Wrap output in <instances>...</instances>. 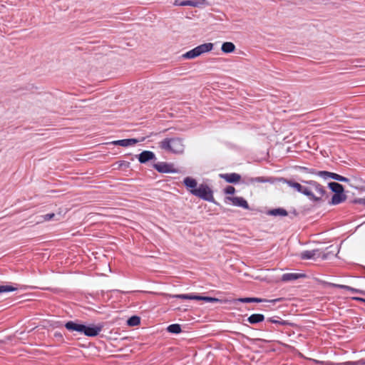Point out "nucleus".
Listing matches in <instances>:
<instances>
[{
    "label": "nucleus",
    "instance_id": "f257e3e1",
    "mask_svg": "<svg viewBox=\"0 0 365 365\" xmlns=\"http://www.w3.org/2000/svg\"><path fill=\"white\" fill-rule=\"evenodd\" d=\"M160 149L175 154L183 153L185 144L183 138H166L158 143Z\"/></svg>",
    "mask_w": 365,
    "mask_h": 365
},
{
    "label": "nucleus",
    "instance_id": "f03ea898",
    "mask_svg": "<svg viewBox=\"0 0 365 365\" xmlns=\"http://www.w3.org/2000/svg\"><path fill=\"white\" fill-rule=\"evenodd\" d=\"M65 327L71 331H77L90 337L96 336L101 331V327L95 325L86 326L73 321L66 322L65 324Z\"/></svg>",
    "mask_w": 365,
    "mask_h": 365
},
{
    "label": "nucleus",
    "instance_id": "7ed1b4c3",
    "mask_svg": "<svg viewBox=\"0 0 365 365\" xmlns=\"http://www.w3.org/2000/svg\"><path fill=\"white\" fill-rule=\"evenodd\" d=\"M306 182L309 184V186L307 187L304 195L316 201L320 200L326 192L324 187L316 181L313 180Z\"/></svg>",
    "mask_w": 365,
    "mask_h": 365
},
{
    "label": "nucleus",
    "instance_id": "20e7f679",
    "mask_svg": "<svg viewBox=\"0 0 365 365\" xmlns=\"http://www.w3.org/2000/svg\"><path fill=\"white\" fill-rule=\"evenodd\" d=\"M213 48V43H205L201 44L193 49L186 52L182 55L185 58L192 59L196 57L200 56V55L207 53L212 51Z\"/></svg>",
    "mask_w": 365,
    "mask_h": 365
},
{
    "label": "nucleus",
    "instance_id": "39448f33",
    "mask_svg": "<svg viewBox=\"0 0 365 365\" xmlns=\"http://www.w3.org/2000/svg\"><path fill=\"white\" fill-rule=\"evenodd\" d=\"M190 192L205 200L214 202V197L212 190L205 184H201L197 189L190 190Z\"/></svg>",
    "mask_w": 365,
    "mask_h": 365
},
{
    "label": "nucleus",
    "instance_id": "423d86ee",
    "mask_svg": "<svg viewBox=\"0 0 365 365\" xmlns=\"http://www.w3.org/2000/svg\"><path fill=\"white\" fill-rule=\"evenodd\" d=\"M207 4L205 0H175L174 5L181 6L198 7Z\"/></svg>",
    "mask_w": 365,
    "mask_h": 365
},
{
    "label": "nucleus",
    "instance_id": "0eeeda50",
    "mask_svg": "<svg viewBox=\"0 0 365 365\" xmlns=\"http://www.w3.org/2000/svg\"><path fill=\"white\" fill-rule=\"evenodd\" d=\"M300 257L302 259H309L314 258L325 259L326 255L320 252L318 250H306L300 254Z\"/></svg>",
    "mask_w": 365,
    "mask_h": 365
},
{
    "label": "nucleus",
    "instance_id": "6e6552de",
    "mask_svg": "<svg viewBox=\"0 0 365 365\" xmlns=\"http://www.w3.org/2000/svg\"><path fill=\"white\" fill-rule=\"evenodd\" d=\"M225 202L235 206L248 208L247 202L241 197H226Z\"/></svg>",
    "mask_w": 365,
    "mask_h": 365
},
{
    "label": "nucleus",
    "instance_id": "1a4fd4ad",
    "mask_svg": "<svg viewBox=\"0 0 365 365\" xmlns=\"http://www.w3.org/2000/svg\"><path fill=\"white\" fill-rule=\"evenodd\" d=\"M219 177L229 183H237L241 180V176L235 173H221L219 175Z\"/></svg>",
    "mask_w": 365,
    "mask_h": 365
},
{
    "label": "nucleus",
    "instance_id": "9d476101",
    "mask_svg": "<svg viewBox=\"0 0 365 365\" xmlns=\"http://www.w3.org/2000/svg\"><path fill=\"white\" fill-rule=\"evenodd\" d=\"M154 168L156 170L162 173H175V170L172 165L166 163H159L154 165Z\"/></svg>",
    "mask_w": 365,
    "mask_h": 365
},
{
    "label": "nucleus",
    "instance_id": "9b49d317",
    "mask_svg": "<svg viewBox=\"0 0 365 365\" xmlns=\"http://www.w3.org/2000/svg\"><path fill=\"white\" fill-rule=\"evenodd\" d=\"M155 158V154L152 151L145 150L143 151L138 155V160L141 163H145L146 162L151 160Z\"/></svg>",
    "mask_w": 365,
    "mask_h": 365
},
{
    "label": "nucleus",
    "instance_id": "f8f14e48",
    "mask_svg": "<svg viewBox=\"0 0 365 365\" xmlns=\"http://www.w3.org/2000/svg\"><path fill=\"white\" fill-rule=\"evenodd\" d=\"M138 142V140L134 139V138H130V139H123V140H114L111 143L113 145H120V146H123V147H128V146H130V145H135Z\"/></svg>",
    "mask_w": 365,
    "mask_h": 365
},
{
    "label": "nucleus",
    "instance_id": "ddd939ff",
    "mask_svg": "<svg viewBox=\"0 0 365 365\" xmlns=\"http://www.w3.org/2000/svg\"><path fill=\"white\" fill-rule=\"evenodd\" d=\"M319 175L321 176H325V175H327L329 176V178H331V179H334V180H338V181H340V182H349V180L345 177H343L340 175H338L336 173H329V172H327V171H321L319 173Z\"/></svg>",
    "mask_w": 365,
    "mask_h": 365
},
{
    "label": "nucleus",
    "instance_id": "4468645a",
    "mask_svg": "<svg viewBox=\"0 0 365 365\" xmlns=\"http://www.w3.org/2000/svg\"><path fill=\"white\" fill-rule=\"evenodd\" d=\"M305 277L303 274H299V273H286L284 274L282 277V280L284 282H289V281H293L295 279H297L299 278H302Z\"/></svg>",
    "mask_w": 365,
    "mask_h": 365
},
{
    "label": "nucleus",
    "instance_id": "2eb2a0df",
    "mask_svg": "<svg viewBox=\"0 0 365 365\" xmlns=\"http://www.w3.org/2000/svg\"><path fill=\"white\" fill-rule=\"evenodd\" d=\"M267 215H272V216H282V217H284L288 215V212H287V210L285 209L281 208V207L269 210L267 211Z\"/></svg>",
    "mask_w": 365,
    "mask_h": 365
},
{
    "label": "nucleus",
    "instance_id": "dca6fc26",
    "mask_svg": "<svg viewBox=\"0 0 365 365\" xmlns=\"http://www.w3.org/2000/svg\"><path fill=\"white\" fill-rule=\"evenodd\" d=\"M330 286L333 287H338V288H340V289H346V290H348V291H349V292H351L352 293L365 294L364 292H362V291H361L359 289L353 288V287L347 286V285L337 284L331 283Z\"/></svg>",
    "mask_w": 365,
    "mask_h": 365
},
{
    "label": "nucleus",
    "instance_id": "f3484780",
    "mask_svg": "<svg viewBox=\"0 0 365 365\" xmlns=\"http://www.w3.org/2000/svg\"><path fill=\"white\" fill-rule=\"evenodd\" d=\"M286 183L291 187L295 189L299 192H302L304 195L307 187L302 186L299 182H294L292 180H287Z\"/></svg>",
    "mask_w": 365,
    "mask_h": 365
},
{
    "label": "nucleus",
    "instance_id": "a211bd4d",
    "mask_svg": "<svg viewBox=\"0 0 365 365\" xmlns=\"http://www.w3.org/2000/svg\"><path fill=\"white\" fill-rule=\"evenodd\" d=\"M185 185L187 187V189L190 191L192 189H197V181L191 178L190 177H187L184 179L183 181Z\"/></svg>",
    "mask_w": 365,
    "mask_h": 365
},
{
    "label": "nucleus",
    "instance_id": "6ab92c4d",
    "mask_svg": "<svg viewBox=\"0 0 365 365\" xmlns=\"http://www.w3.org/2000/svg\"><path fill=\"white\" fill-rule=\"evenodd\" d=\"M346 197L343 192L334 194V195L331 197V203L333 205H338L344 202L346 200Z\"/></svg>",
    "mask_w": 365,
    "mask_h": 365
},
{
    "label": "nucleus",
    "instance_id": "aec40b11",
    "mask_svg": "<svg viewBox=\"0 0 365 365\" xmlns=\"http://www.w3.org/2000/svg\"><path fill=\"white\" fill-rule=\"evenodd\" d=\"M329 187L332 190V192H334V194L344 192V187L338 182H329Z\"/></svg>",
    "mask_w": 365,
    "mask_h": 365
},
{
    "label": "nucleus",
    "instance_id": "412c9836",
    "mask_svg": "<svg viewBox=\"0 0 365 365\" xmlns=\"http://www.w3.org/2000/svg\"><path fill=\"white\" fill-rule=\"evenodd\" d=\"M221 49L225 53H232L235 50V46L232 42H225L222 43Z\"/></svg>",
    "mask_w": 365,
    "mask_h": 365
},
{
    "label": "nucleus",
    "instance_id": "4be33fe9",
    "mask_svg": "<svg viewBox=\"0 0 365 365\" xmlns=\"http://www.w3.org/2000/svg\"><path fill=\"white\" fill-rule=\"evenodd\" d=\"M167 329L170 333L173 334H179L182 331L181 327L178 324H170L168 327Z\"/></svg>",
    "mask_w": 365,
    "mask_h": 365
},
{
    "label": "nucleus",
    "instance_id": "5701e85b",
    "mask_svg": "<svg viewBox=\"0 0 365 365\" xmlns=\"http://www.w3.org/2000/svg\"><path fill=\"white\" fill-rule=\"evenodd\" d=\"M282 300V298H277L271 300H267L265 299H261L257 297H252V303L253 302H266V303H271V304H275L277 302H280Z\"/></svg>",
    "mask_w": 365,
    "mask_h": 365
},
{
    "label": "nucleus",
    "instance_id": "b1692460",
    "mask_svg": "<svg viewBox=\"0 0 365 365\" xmlns=\"http://www.w3.org/2000/svg\"><path fill=\"white\" fill-rule=\"evenodd\" d=\"M140 317H138L137 316L131 317L128 320V324L131 327L137 326V325L140 324Z\"/></svg>",
    "mask_w": 365,
    "mask_h": 365
},
{
    "label": "nucleus",
    "instance_id": "393cba45",
    "mask_svg": "<svg viewBox=\"0 0 365 365\" xmlns=\"http://www.w3.org/2000/svg\"><path fill=\"white\" fill-rule=\"evenodd\" d=\"M196 300H202L206 302H216L220 301L217 298L210 297H202V296H197V295H196Z\"/></svg>",
    "mask_w": 365,
    "mask_h": 365
},
{
    "label": "nucleus",
    "instance_id": "a878e982",
    "mask_svg": "<svg viewBox=\"0 0 365 365\" xmlns=\"http://www.w3.org/2000/svg\"><path fill=\"white\" fill-rule=\"evenodd\" d=\"M17 288L10 285H0V293L13 292Z\"/></svg>",
    "mask_w": 365,
    "mask_h": 365
},
{
    "label": "nucleus",
    "instance_id": "bb28decb",
    "mask_svg": "<svg viewBox=\"0 0 365 365\" xmlns=\"http://www.w3.org/2000/svg\"><path fill=\"white\" fill-rule=\"evenodd\" d=\"M264 319L263 314H252V324H256L262 322Z\"/></svg>",
    "mask_w": 365,
    "mask_h": 365
},
{
    "label": "nucleus",
    "instance_id": "cd10ccee",
    "mask_svg": "<svg viewBox=\"0 0 365 365\" xmlns=\"http://www.w3.org/2000/svg\"><path fill=\"white\" fill-rule=\"evenodd\" d=\"M173 297L182 299H195L196 300V295L193 294H176Z\"/></svg>",
    "mask_w": 365,
    "mask_h": 365
},
{
    "label": "nucleus",
    "instance_id": "c85d7f7f",
    "mask_svg": "<svg viewBox=\"0 0 365 365\" xmlns=\"http://www.w3.org/2000/svg\"><path fill=\"white\" fill-rule=\"evenodd\" d=\"M271 182L268 178H252V183L255 182Z\"/></svg>",
    "mask_w": 365,
    "mask_h": 365
},
{
    "label": "nucleus",
    "instance_id": "c756f323",
    "mask_svg": "<svg viewBox=\"0 0 365 365\" xmlns=\"http://www.w3.org/2000/svg\"><path fill=\"white\" fill-rule=\"evenodd\" d=\"M235 187L232 186H230V185L226 187L225 189V193H226L227 195H232L235 193Z\"/></svg>",
    "mask_w": 365,
    "mask_h": 365
},
{
    "label": "nucleus",
    "instance_id": "7c9ffc66",
    "mask_svg": "<svg viewBox=\"0 0 365 365\" xmlns=\"http://www.w3.org/2000/svg\"><path fill=\"white\" fill-rule=\"evenodd\" d=\"M56 215L54 213L46 214L42 216L44 221H49L54 219Z\"/></svg>",
    "mask_w": 365,
    "mask_h": 365
},
{
    "label": "nucleus",
    "instance_id": "2f4dec72",
    "mask_svg": "<svg viewBox=\"0 0 365 365\" xmlns=\"http://www.w3.org/2000/svg\"><path fill=\"white\" fill-rule=\"evenodd\" d=\"M268 321L272 323H274V324H282V325H284L286 324V322L284 321H279V320H275V319H269Z\"/></svg>",
    "mask_w": 365,
    "mask_h": 365
},
{
    "label": "nucleus",
    "instance_id": "473e14b6",
    "mask_svg": "<svg viewBox=\"0 0 365 365\" xmlns=\"http://www.w3.org/2000/svg\"><path fill=\"white\" fill-rule=\"evenodd\" d=\"M240 300L242 302H251V297L240 299Z\"/></svg>",
    "mask_w": 365,
    "mask_h": 365
},
{
    "label": "nucleus",
    "instance_id": "72a5a7b5",
    "mask_svg": "<svg viewBox=\"0 0 365 365\" xmlns=\"http://www.w3.org/2000/svg\"><path fill=\"white\" fill-rule=\"evenodd\" d=\"M359 202L363 204V205H365V197L364 198H361L359 200Z\"/></svg>",
    "mask_w": 365,
    "mask_h": 365
},
{
    "label": "nucleus",
    "instance_id": "f704fd0d",
    "mask_svg": "<svg viewBox=\"0 0 365 365\" xmlns=\"http://www.w3.org/2000/svg\"><path fill=\"white\" fill-rule=\"evenodd\" d=\"M247 321H248L250 323H251V321H252L251 316H250V317H249L247 318Z\"/></svg>",
    "mask_w": 365,
    "mask_h": 365
},
{
    "label": "nucleus",
    "instance_id": "c9c22d12",
    "mask_svg": "<svg viewBox=\"0 0 365 365\" xmlns=\"http://www.w3.org/2000/svg\"><path fill=\"white\" fill-rule=\"evenodd\" d=\"M360 362L362 364H365V360L362 359L360 361Z\"/></svg>",
    "mask_w": 365,
    "mask_h": 365
},
{
    "label": "nucleus",
    "instance_id": "e433bc0d",
    "mask_svg": "<svg viewBox=\"0 0 365 365\" xmlns=\"http://www.w3.org/2000/svg\"><path fill=\"white\" fill-rule=\"evenodd\" d=\"M252 343H255V342H257V339H255V340H254V339H252Z\"/></svg>",
    "mask_w": 365,
    "mask_h": 365
},
{
    "label": "nucleus",
    "instance_id": "4c0bfd02",
    "mask_svg": "<svg viewBox=\"0 0 365 365\" xmlns=\"http://www.w3.org/2000/svg\"><path fill=\"white\" fill-rule=\"evenodd\" d=\"M355 299H357V300H363V299H361V298H355Z\"/></svg>",
    "mask_w": 365,
    "mask_h": 365
}]
</instances>
